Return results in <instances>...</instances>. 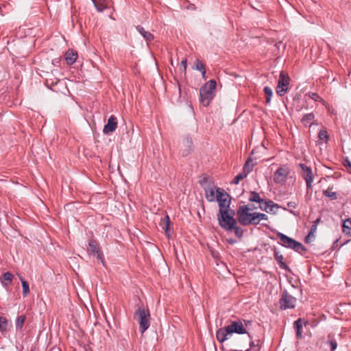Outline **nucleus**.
I'll return each instance as SVG.
<instances>
[{
	"mask_svg": "<svg viewBox=\"0 0 351 351\" xmlns=\"http://www.w3.org/2000/svg\"><path fill=\"white\" fill-rule=\"evenodd\" d=\"M249 205L241 206L237 211L238 221L243 226H256V213H252Z\"/></svg>",
	"mask_w": 351,
	"mask_h": 351,
	"instance_id": "obj_1",
	"label": "nucleus"
},
{
	"mask_svg": "<svg viewBox=\"0 0 351 351\" xmlns=\"http://www.w3.org/2000/svg\"><path fill=\"white\" fill-rule=\"evenodd\" d=\"M234 215V212L230 208L219 210L217 219L219 226L224 230H232L237 223Z\"/></svg>",
	"mask_w": 351,
	"mask_h": 351,
	"instance_id": "obj_2",
	"label": "nucleus"
},
{
	"mask_svg": "<svg viewBox=\"0 0 351 351\" xmlns=\"http://www.w3.org/2000/svg\"><path fill=\"white\" fill-rule=\"evenodd\" d=\"M216 86V81L210 80L200 88V98L203 106H208L214 98Z\"/></svg>",
	"mask_w": 351,
	"mask_h": 351,
	"instance_id": "obj_3",
	"label": "nucleus"
},
{
	"mask_svg": "<svg viewBox=\"0 0 351 351\" xmlns=\"http://www.w3.org/2000/svg\"><path fill=\"white\" fill-rule=\"evenodd\" d=\"M134 318L139 324V330L143 333L150 325V313L147 308L140 306L137 308L134 315Z\"/></svg>",
	"mask_w": 351,
	"mask_h": 351,
	"instance_id": "obj_4",
	"label": "nucleus"
},
{
	"mask_svg": "<svg viewBox=\"0 0 351 351\" xmlns=\"http://www.w3.org/2000/svg\"><path fill=\"white\" fill-rule=\"evenodd\" d=\"M277 237L280 239L282 242L281 245L285 247L291 248L298 252L306 250V248L301 243L284 234L283 233L278 232Z\"/></svg>",
	"mask_w": 351,
	"mask_h": 351,
	"instance_id": "obj_5",
	"label": "nucleus"
},
{
	"mask_svg": "<svg viewBox=\"0 0 351 351\" xmlns=\"http://www.w3.org/2000/svg\"><path fill=\"white\" fill-rule=\"evenodd\" d=\"M289 83L290 77L289 75L283 71H281L280 73L279 79L276 86V93L280 96L284 95L288 90Z\"/></svg>",
	"mask_w": 351,
	"mask_h": 351,
	"instance_id": "obj_6",
	"label": "nucleus"
},
{
	"mask_svg": "<svg viewBox=\"0 0 351 351\" xmlns=\"http://www.w3.org/2000/svg\"><path fill=\"white\" fill-rule=\"evenodd\" d=\"M279 302L280 308L285 310L287 308H294L296 305L297 300L295 297L290 295L287 291H285L282 293Z\"/></svg>",
	"mask_w": 351,
	"mask_h": 351,
	"instance_id": "obj_7",
	"label": "nucleus"
},
{
	"mask_svg": "<svg viewBox=\"0 0 351 351\" xmlns=\"http://www.w3.org/2000/svg\"><path fill=\"white\" fill-rule=\"evenodd\" d=\"M215 201H217L218 202L219 207V210L230 208V196L225 191L224 189H221V190L218 191V195H217V199Z\"/></svg>",
	"mask_w": 351,
	"mask_h": 351,
	"instance_id": "obj_8",
	"label": "nucleus"
},
{
	"mask_svg": "<svg viewBox=\"0 0 351 351\" xmlns=\"http://www.w3.org/2000/svg\"><path fill=\"white\" fill-rule=\"evenodd\" d=\"M289 168L286 166L280 167L274 175V180L276 183L282 184L285 182L287 178L289 173Z\"/></svg>",
	"mask_w": 351,
	"mask_h": 351,
	"instance_id": "obj_9",
	"label": "nucleus"
},
{
	"mask_svg": "<svg viewBox=\"0 0 351 351\" xmlns=\"http://www.w3.org/2000/svg\"><path fill=\"white\" fill-rule=\"evenodd\" d=\"M299 167L302 171V178L304 179L307 189L312 187V183L313 182V174L311 167L306 166L305 164L300 163Z\"/></svg>",
	"mask_w": 351,
	"mask_h": 351,
	"instance_id": "obj_10",
	"label": "nucleus"
},
{
	"mask_svg": "<svg viewBox=\"0 0 351 351\" xmlns=\"http://www.w3.org/2000/svg\"><path fill=\"white\" fill-rule=\"evenodd\" d=\"M228 328V332L230 334L237 333V334H245L247 333V330L244 328L242 322L241 321H234L230 325L227 326Z\"/></svg>",
	"mask_w": 351,
	"mask_h": 351,
	"instance_id": "obj_11",
	"label": "nucleus"
},
{
	"mask_svg": "<svg viewBox=\"0 0 351 351\" xmlns=\"http://www.w3.org/2000/svg\"><path fill=\"white\" fill-rule=\"evenodd\" d=\"M221 190V188L215 186H210L204 189L206 199L210 202H215L217 199V195H218V191Z\"/></svg>",
	"mask_w": 351,
	"mask_h": 351,
	"instance_id": "obj_12",
	"label": "nucleus"
},
{
	"mask_svg": "<svg viewBox=\"0 0 351 351\" xmlns=\"http://www.w3.org/2000/svg\"><path fill=\"white\" fill-rule=\"evenodd\" d=\"M117 128V118L115 116L111 115L108 119V123L104 127L103 132L106 134H110L115 131Z\"/></svg>",
	"mask_w": 351,
	"mask_h": 351,
	"instance_id": "obj_13",
	"label": "nucleus"
},
{
	"mask_svg": "<svg viewBox=\"0 0 351 351\" xmlns=\"http://www.w3.org/2000/svg\"><path fill=\"white\" fill-rule=\"evenodd\" d=\"M88 251L97 255L98 259L101 260L103 258V254L100 251L99 245L96 241L90 240L89 241Z\"/></svg>",
	"mask_w": 351,
	"mask_h": 351,
	"instance_id": "obj_14",
	"label": "nucleus"
},
{
	"mask_svg": "<svg viewBox=\"0 0 351 351\" xmlns=\"http://www.w3.org/2000/svg\"><path fill=\"white\" fill-rule=\"evenodd\" d=\"M228 335H230V332H228V328L226 326L225 328H221L217 330L216 338L218 341L223 343L228 339Z\"/></svg>",
	"mask_w": 351,
	"mask_h": 351,
	"instance_id": "obj_15",
	"label": "nucleus"
},
{
	"mask_svg": "<svg viewBox=\"0 0 351 351\" xmlns=\"http://www.w3.org/2000/svg\"><path fill=\"white\" fill-rule=\"evenodd\" d=\"M77 58V53L73 49H69L65 53V60L69 65L73 64Z\"/></svg>",
	"mask_w": 351,
	"mask_h": 351,
	"instance_id": "obj_16",
	"label": "nucleus"
},
{
	"mask_svg": "<svg viewBox=\"0 0 351 351\" xmlns=\"http://www.w3.org/2000/svg\"><path fill=\"white\" fill-rule=\"evenodd\" d=\"M136 29L147 41L154 40V35L151 32L146 31L142 26L138 25Z\"/></svg>",
	"mask_w": 351,
	"mask_h": 351,
	"instance_id": "obj_17",
	"label": "nucleus"
},
{
	"mask_svg": "<svg viewBox=\"0 0 351 351\" xmlns=\"http://www.w3.org/2000/svg\"><path fill=\"white\" fill-rule=\"evenodd\" d=\"M160 226L165 230L166 235L169 237L170 219L167 215L162 219Z\"/></svg>",
	"mask_w": 351,
	"mask_h": 351,
	"instance_id": "obj_18",
	"label": "nucleus"
},
{
	"mask_svg": "<svg viewBox=\"0 0 351 351\" xmlns=\"http://www.w3.org/2000/svg\"><path fill=\"white\" fill-rule=\"evenodd\" d=\"M274 258L278 262L279 266L282 269H288L287 265L283 261V255L281 254L278 251L275 250L274 252Z\"/></svg>",
	"mask_w": 351,
	"mask_h": 351,
	"instance_id": "obj_19",
	"label": "nucleus"
},
{
	"mask_svg": "<svg viewBox=\"0 0 351 351\" xmlns=\"http://www.w3.org/2000/svg\"><path fill=\"white\" fill-rule=\"evenodd\" d=\"M314 119L313 113L306 114L302 119V123L304 126H311L313 123Z\"/></svg>",
	"mask_w": 351,
	"mask_h": 351,
	"instance_id": "obj_20",
	"label": "nucleus"
},
{
	"mask_svg": "<svg viewBox=\"0 0 351 351\" xmlns=\"http://www.w3.org/2000/svg\"><path fill=\"white\" fill-rule=\"evenodd\" d=\"M13 277V274L9 271L4 273L1 279V283L4 287H7L12 283Z\"/></svg>",
	"mask_w": 351,
	"mask_h": 351,
	"instance_id": "obj_21",
	"label": "nucleus"
},
{
	"mask_svg": "<svg viewBox=\"0 0 351 351\" xmlns=\"http://www.w3.org/2000/svg\"><path fill=\"white\" fill-rule=\"evenodd\" d=\"M302 323L303 321L302 319H298L294 322V327L296 330V337L298 339H301L302 337Z\"/></svg>",
	"mask_w": 351,
	"mask_h": 351,
	"instance_id": "obj_22",
	"label": "nucleus"
},
{
	"mask_svg": "<svg viewBox=\"0 0 351 351\" xmlns=\"http://www.w3.org/2000/svg\"><path fill=\"white\" fill-rule=\"evenodd\" d=\"M343 232L346 235L351 236V219H347L343 221Z\"/></svg>",
	"mask_w": 351,
	"mask_h": 351,
	"instance_id": "obj_23",
	"label": "nucleus"
},
{
	"mask_svg": "<svg viewBox=\"0 0 351 351\" xmlns=\"http://www.w3.org/2000/svg\"><path fill=\"white\" fill-rule=\"evenodd\" d=\"M324 344L330 348V351H335L337 347L336 340L331 338L330 335L328 336V339L324 341Z\"/></svg>",
	"mask_w": 351,
	"mask_h": 351,
	"instance_id": "obj_24",
	"label": "nucleus"
},
{
	"mask_svg": "<svg viewBox=\"0 0 351 351\" xmlns=\"http://www.w3.org/2000/svg\"><path fill=\"white\" fill-rule=\"evenodd\" d=\"M265 206L263 208L261 207L262 210L266 211V212H272L274 210V208H280V206L277 204L274 203L272 201H269L267 202H265Z\"/></svg>",
	"mask_w": 351,
	"mask_h": 351,
	"instance_id": "obj_25",
	"label": "nucleus"
},
{
	"mask_svg": "<svg viewBox=\"0 0 351 351\" xmlns=\"http://www.w3.org/2000/svg\"><path fill=\"white\" fill-rule=\"evenodd\" d=\"M248 337L250 341L249 342V346L251 348H256L255 351H258L261 348V341L259 339H256L254 341L251 340L252 337L250 334H248Z\"/></svg>",
	"mask_w": 351,
	"mask_h": 351,
	"instance_id": "obj_26",
	"label": "nucleus"
},
{
	"mask_svg": "<svg viewBox=\"0 0 351 351\" xmlns=\"http://www.w3.org/2000/svg\"><path fill=\"white\" fill-rule=\"evenodd\" d=\"M249 200L250 202H258V203L263 202V199H261L259 194L255 191H252L250 193Z\"/></svg>",
	"mask_w": 351,
	"mask_h": 351,
	"instance_id": "obj_27",
	"label": "nucleus"
},
{
	"mask_svg": "<svg viewBox=\"0 0 351 351\" xmlns=\"http://www.w3.org/2000/svg\"><path fill=\"white\" fill-rule=\"evenodd\" d=\"M20 279H21V284H22L23 295V296L25 297L27 295V294L29 292V285H28V282L26 280H23L21 277H20Z\"/></svg>",
	"mask_w": 351,
	"mask_h": 351,
	"instance_id": "obj_28",
	"label": "nucleus"
},
{
	"mask_svg": "<svg viewBox=\"0 0 351 351\" xmlns=\"http://www.w3.org/2000/svg\"><path fill=\"white\" fill-rule=\"evenodd\" d=\"M318 137L320 140L327 142L329 138V135L326 130H321L318 133Z\"/></svg>",
	"mask_w": 351,
	"mask_h": 351,
	"instance_id": "obj_29",
	"label": "nucleus"
},
{
	"mask_svg": "<svg viewBox=\"0 0 351 351\" xmlns=\"http://www.w3.org/2000/svg\"><path fill=\"white\" fill-rule=\"evenodd\" d=\"M268 219L267 215L261 213H256V226L259 224L261 221H267Z\"/></svg>",
	"mask_w": 351,
	"mask_h": 351,
	"instance_id": "obj_30",
	"label": "nucleus"
},
{
	"mask_svg": "<svg viewBox=\"0 0 351 351\" xmlns=\"http://www.w3.org/2000/svg\"><path fill=\"white\" fill-rule=\"evenodd\" d=\"M8 327V319L4 317L0 316V331H6Z\"/></svg>",
	"mask_w": 351,
	"mask_h": 351,
	"instance_id": "obj_31",
	"label": "nucleus"
},
{
	"mask_svg": "<svg viewBox=\"0 0 351 351\" xmlns=\"http://www.w3.org/2000/svg\"><path fill=\"white\" fill-rule=\"evenodd\" d=\"M264 93L266 95V102L267 103H269L270 101H271V98L272 97V95H273V92H272V90L268 87V86H265L264 87Z\"/></svg>",
	"mask_w": 351,
	"mask_h": 351,
	"instance_id": "obj_32",
	"label": "nucleus"
},
{
	"mask_svg": "<svg viewBox=\"0 0 351 351\" xmlns=\"http://www.w3.org/2000/svg\"><path fill=\"white\" fill-rule=\"evenodd\" d=\"M25 320V316L21 315L17 317L16 320V329H21Z\"/></svg>",
	"mask_w": 351,
	"mask_h": 351,
	"instance_id": "obj_33",
	"label": "nucleus"
},
{
	"mask_svg": "<svg viewBox=\"0 0 351 351\" xmlns=\"http://www.w3.org/2000/svg\"><path fill=\"white\" fill-rule=\"evenodd\" d=\"M323 194L332 200L337 198V193L335 192L330 191L329 189L324 190L323 191Z\"/></svg>",
	"mask_w": 351,
	"mask_h": 351,
	"instance_id": "obj_34",
	"label": "nucleus"
},
{
	"mask_svg": "<svg viewBox=\"0 0 351 351\" xmlns=\"http://www.w3.org/2000/svg\"><path fill=\"white\" fill-rule=\"evenodd\" d=\"M250 160H247L243 167L242 173H245L246 176L252 171V165H250Z\"/></svg>",
	"mask_w": 351,
	"mask_h": 351,
	"instance_id": "obj_35",
	"label": "nucleus"
},
{
	"mask_svg": "<svg viewBox=\"0 0 351 351\" xmlns=\"http://www.w3.org/2000/svg\"><path fill=\"white\" fill-rule=\"evenodd\" d=\"M246 177V174L245 173H239L234 179L231 182L232 184H238L239 182L244 179Z\"/></svg>",
	"mask_w": 351,
	"mask_h": 351,
	"instance_id": "obj_36",
	"label": "nucleus"
},
{
	"mask_svg": "<svg viewBox=\"0 0 351 351\" xmlns=\"http://www.w3.org/2000/svg\"><path fill=\"white\" fill-rule=\"evenodd\" d=\"M186 68H187V60H186V58H184L180 63L179 69L182 72L186 73Z\"/></svg>",
	"mask_w": 351,
	"mask_h": 351,
	"instance_id": "obj_37",
	"label": "nucleus"
},
{
	"mask_svg": "<svg viewBox=\"0 0 351 351\" xmlns=\"http://www.w3.org/2000/svg\"><path fill=\"white\" fill-rule=\"evenodd\" d=\"M193 69H195L196 70H198L200 72L202 71L203 70L206 69L205 65L202 62H200L199 60H197L196 61L195 65L193 67Z\"/></svg>",
	"mask_w": 351,
	"mask_h": 351,
	"instance_id": "obj_38",
	"label": "nucleus"
},
{
	"mask_svg": "<svg viewBox=\"0 0 351 351\" xmlns=\"http://www.w3.org/2000/svg\"><path fill=\"white\" fill-rule=\"evenodd\" d=\"M234 231V234L239 237H241L243 236V231L242 230L241 228L239 227V226H237L236 225L234 226V228H233Z\"/></svg>",
	"mask_w": 351,
	"mask_h": 351,
	"instance_id": "obj_39",
	"label": "nucleus"
},
{
	"mask_svg": "<svg viewBox=\"0 0 351 351\" xmlns=\"http://www.w3.org/2000/svg\"><path fill=\"white\" fill-rule=\"evenodd\" d=\"M309 97L314 101H323L322 99L319 97V95L315 93H309Z\"/></svg>",
	"mask_w": 351,
	"mask_h": 351,
	"instance_id": "obj_40",
	"label": "nucleus"
},
{
	"mask_svg": "<svg viewBox=\"0 0 351 351\" xmlns=\"http://www.w3.org/2000/svg\"><path fill=\"white\" fill-rule=\"evenodd\" d=\"M94 5L99 12H103L106 9V6L102 3H97V2H95Z\"/></svg>",
	"mask_w": 351,
	"mask_h": 351,
	"instance_id": "obj_41",
	"label": "nucleus"
},
{
	"mask_svg": "<svg viewBox=\"0 0 351 351\" xmlns=\"http://www.w3.org/2000/svg\"><path fill=\"white\" fill-rule=\"evenodd\" d=\"M317 226H316V224H313L308 233L311 235L315 236V233L317 231Z\"/></svg>",
	"mask_w": 351,
	"mask_h": 351,
	"instance_id": "obj_42",
	"label": "nucleus"
},
{
	"mask_svg": "<svg viewBox=\"0 0 351 351\" xmlns=\"http://www.w3.org/2000/svg\"><path fill=\"white\" fill-rule=\"evenodd\" d=\"M314 237H315V236L311 235L308 233V235L305 237V242L307 243H309L314 239Z\"/></svg>",
	"mask_w": 351,
	"mask_h": 351,
	"instance_id": "obj_43",
	"label": "nucleus"
},
{
	"mask_svg": "<svg viewBox=\"0 0 351 351\" xmlns=\"http://www.w3.org/2000/svg\"><path fill=\"white\" fill-rule=\"evenodd\" d=\"M287 206L291 208H295L298 206V204L295 202H289L287 203Z\"/></svg>",
	"mask_w": 351,
	"mask_h": 351,
	"instance_id": "obj_44",
	"label": "nucleus"
},
{
	"mask_svg": "<svg viewBox=\"0 0 351 351\" xmlns=\"http://www.w3.org/2000/svg\"><path fill=\"white\" fill-rule=\"evenodd\" d=\"M201 73H202V77L204 80L206 79V69H204L202 71H201Z\"/></svg>",
	"mask_w": 351,
	"mask_h": 351,
	"instance_id": "obj_45",
	"label": "nucleus"
},
{
	"mask_svg": "<svg viewBox=\"0 0 351 351\" xmlns=\"http://www.w3.org/2000/svg\"><path fill=\"white\" fill-rule=\"evenodd\" d=\"M320 221H321V219L317 218L315 221H313V224H316V226H317V225L320 222Z\"/></svg>",
	"mask_w": 351,
	"mask_h": 351,
	"instance_id": "obj_46",
	"label": "nucleus"
},
{
	"mask_svg": "<svg viewBox=\"0 0 351 351\" xmlns=\"http://www.w3.org/2000/svg\"><path fill=\"white\" fill-rule=\"evenodd\" d=\"M289 211L291 214L294 215L295 216H297V215H298V214H297L295 212H294L293 210H289Z\"/></svg>",
	"mask_w": 351,
	"mask_h": 351,
	"instance_id": "obj_47",
	"label": "nucleus"
},
{
	"mask_svg": "<svg viewBox=\"0 0 351 351\" xmlns=\"http://www.w3.org/2000/svg\"><path fill=\"white\" fill-rule=\"evenodd\" d=\"M49 351H61V350H56V349L52 348V349H51Z\"/></svg>",
	"mask_w": 351,
	"mask_h": 351,
	"instance_id": "obj_48",
	"label": "nucleus"
},
{
	"mask_svg": "<svg viewBox=\"0 0 351 351\" xmlns=\"http://www.w3.org/2000/svg\"><path fill=\"white\" fill-rule=\"evenodd\" d=\"M93 1V3L96 2V0H92Z\"/></svg>",
	"mask_w": 351,
	"mask_h": 351,
	"instance_id": "obj_49",
	"label": "nucleus"
},
{
	"mask_svg": "<svg viewBox=\"0 0 351 351\" xmlns=\"http://www.w3.org/2000/svg\"><path fill=\"white\" fill-rule=\"evenodd\" d=\"M30 351H35L34 349H32Z\"/></svg>",
	"mask_w": 351,
	"mask_h": 351,
	"instance_id": "obj_50",
	"label": "nucleus"
}]
</instances>
